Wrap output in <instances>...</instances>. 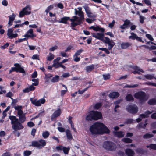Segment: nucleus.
I'll return each mask as SVG.
<instances>
[{"mask_svg":"<svg viewBox=\"0 0 156 156\" xmlns=\"http://www.w3.org/2000/svg\"><path fill=\"white\" fill-rule=\"evenodd\" d=\"M87 16L90 18H96L97 16V15L94 14L91 12L89 13L88 14H87Z\"/></svg>","mask_w":156,"mask_h":156,"instance_id":"nucleus-44","label":"nucleus"},{"mask_svg":"<svg viewBox=\"0 0 156 156\" xmlns=\"http://www.w3.org/2000/svg\"><path fill=\"white\" fill-rule=\"evenodd\" d=\"M154 74H147L144 75V77L147 79L148 80H151L154 78L156 79V77H154Z\"/></svg>","mask_w":156,"mask_h":156,"instance_id":"nucleus-29","label":"nucleus"},{"mask_svg":"<svg viewBox=\"0 0 156 156\" xmlns=\"http://www.w3.org/2000/svg\"><path fill=\"white\" fill-rule=\"evenodd\" d=\"M14 66L15 67H12L11 68L13 71L16 72H20L21 73H25V72L24 69L22 67L21 65L19 63H15Z\"/></svg>","mask_w":156,"mask_h":156,"instance_id":"nucleus-10","label":"nucleus"},{"mask_svg":"<svg viewBox=\"0 0 156 156\" xmlns=\"http://www.w3.org/2000/svg\"><path fill=\"white\" fill-rule=\"evenodd\" d=\"M153 136V134L147 133L143 135V138L144 139H147L151 138Z\"/></svg>","mask_w":156,"mask_h":156,"instance_id":"nucleus-36","label":"nucleus"},{"mask_svg":"<svg viewBox=\"0 0 156 156\" xmlns=\"http://www.w3.org/2000/svg\"><path fill=\"white\" fill-rule=\"evenodd\" d=\"M73 18V19H70V21L71 22H75L77 21V19H78V17L76 16H74Z\"/></svg>","mask_w":156,"mask_h":156,"instance_id":"nucleus-59","label":"nucleus"},{"mask_svg":"<svg viewBox=\"0 0 156 156\" xmlns=\"http://www.w3.org/2000/svg\"><path fill=\"white\" fill-rule=\"evenodd\" d=\"M19 121L21 123H23L26 120V118L25 114H24L23 115L19 116Z\"/></svg>","mask_w":156,"mask_h":156,"instance_id":"nucleus-26","label":"nucleus"},{"mask_svg":"<svg viewBox=\"0 0 156 156\" xmlns=\"http://www.w3.org/2000/svg\"><path fill=\"white\" fill-rule=\"evenodd\" d=\"M13 96V94L10 91L9 92L7 93L6 95V96L7 97L9 98H11V97H12Z\"/></svg>","mask_w":156,"mask_h":156,"instance_id":"nucleus-57","label":"nucleus"},{"mask_svg":"<svg viewBox=\"0 0 156 156\" xmlns=\"http://www.w3.org/2000/svg\"><path fill=\"white\" fill-rule=\"evenodd\" d=\"M9 119L11 121L12 128L15 131L21 130L24 128L22 123L19 121L18 119L16 116L10 115L9 116Z\"/></svg>","mask_w":156,"mask_h":156,"instance_id":"nucleus-3","label":"nucleus"},{"mask_svg":"<svg viewBox=\"0 0 156 156\" xmlns=\"http://www.w3.org/2000/svg\"><path fill=\"white\" fill-rule=\"evenodd\" d=\"M83 7L85 9L87 14H88L91 12L90 8L87 5L84 6H83Z\"/></svg>","mask_w":156,"mask_h":156,"instance_id":"nucleus-32","label":"nucleus"},{"mask_svg":"<svg viewBox=\"0 0 156 156\" xmlns=\"http://www.w3.org/2000/svg\"><path fill=\"white\" fill-rule=\"evenodd\" d=\"M92 35L93 37L100 40L105 44H108V49L109 50H112L115 45V43L112 40H110L108 37H104V33H93Z\"/></svg>","mask_w":156,"mask_h":156,"instance_id":"nucleus-1","label":"nucleus"},{"mask_svg":"<svg viewBox=\"0 0 156 156\" xmlns=\"http://www.w3.org/2000/svg\"><path fill=\"white\" fill-rule=\"evenodd\" d=\"M59 80V76L58 75H56L51 80V81L53 83L58 82Z\"/></svg>","mask_w":156,"mask_h":156,"instance_id":"nucleus-30","label":"nucleus"},{"mask_svg":"<svg viewBox=\"0 0 156 156\" xmlns=\"http://www.w3.org/2000/svg\"><path fill=\"white\" fill-rule=\"evenodd\" d=\"M79 16L80 17V19L84 20V15L83 12L81 11H80V12L78 14Z\"/></svg>","mask_w":156,"mask_h":156,"instance_id":"nucleus-49","label":"nucleus"},{"mask_svg":"<svg viewBox=\"0 0 156 156\" xmlns=\"http://www.w3.org/2000/svg\"><path fill=\"white\" fill-rule=\"evenodd\" d=\"M125 151L127 156H133L135 154L133 150L130 148L126 149Z\"/></svg>","mask_w":156,"mask_h":156,"instance_id":"nucleus-17","label":"nucleus"},{"mask_svg":"<svg viewBox=\"0 0 156 156\" xmlns=\"http://www.w3.org/2000/svg\"><path fill=\"white\" fill-rule=\"evenodd\" d=\"M24 36L26 38L30 37L32 38L35 37L36 35L33 34V29H30L27 32Z\"/></svg>","mask_w":156,"mask_h":156,"instance_id":"nucleus-15","label":"nucleus"},{"mask_svg":"<svg viewBox=\"0 0 156 156\" xmlns=\"http://www.w3.org/2000/svg\"><path fill=\"white\" fill-rule=\"evenodd\" d=\"M101 125H103L102 123L95 122L90 127L89 130L92 134H99Z\"/></svg>","mask_w":156,"mask_h":156,"instance_id":"nucleus-5","label":"nucleus"},{"mask_svg":"<svg viewBox=\"0 0 156 156\" xmlns=\"http://www.w3.org/2000/svg\"><path fill=\"white\" fill-rule=\"evenodd\" d=\"M102 118V115L101 112L98 111L92 110L89 112L86 117V120L89 122L96 121Z\"/></svg>","mask_w":156,"mask_h":156,"instance_id":"nucleus-2","label":"nucleus"},{"mask_svg":"<svg viewBox=\"0 0 156 156\" xmlns=\"http://www.w3.org/2000/svg\"><path fill=\"white\" fill-rule=\"evenodd\" d=\"M30 100L33 104L37 106H40L41 104H44L45 102V100L44 98L40 99L37 101V99H33L32 98H30Z\"/></svg>","mask_w":156,"mask_h":156,"instance_id":"nucleus-11","label":"nucleus"},{"mask_svg":"<svg viewBox=\"0 0 156 156\" xmlns=\"http://www.w3.org/2000/svg\"><path fill=\"white\" fill-rule=\"evenodd\" d=\"M101 103H98L95 104L94 106L95 109H98L100 108L102 106Z\"/></svg>","mask_w":156,"mask_h":156,"instance_id":"nucleus-37","label":"nucleus"},{"mask_svg":"<svg viewBox=\"0 0 156 156\" xmlns=\"http://www.w3.org/2000/svg\"><path fill=\"white\" fill-rule=\"evenodd\" d=\"M131 36H129V39H131L133 40H136V37H137V35L133 32H132L131 33Z\"/></svg>","mask_w":156,"mask_h":156,"instance_id":"nucleus-33","label":"nucleus"},{"mask_svg":"<svg viewBox=\"0 0 156 156\" xmlns=\"http://www.w3.org/2000/svg\"><path fill=\"white\" fill-rule=\"evenodd\" d=\"M144 2L149 6H151L152 5L150 0H143Z\"/></svg>","mask_w":156,"mask_h":156,"instance_id":"nucleus-55","label":"nucleus"},{"mask_svg":"<svg viewBox=\"0 0 156 156\" xmlns=\"http://www.w3.org/2000/svg\"><path fill=\"white\" fill-rule=\"evenodd\" d=\"M66 133L67 138L69 140H71L73 138L72 136L70 131L69 129H66Z\"/></svg>","mask_w":156,"mask_h":156,"instance_id":"nucleus-24","label":"nucleus"},{"mask_svg":"<svg viewBox=\"0 0 156 156\" xmlns=\"http://www.w3.org/2000/svg\"><path fill=\"white\" fill-rule=\"evenodd\" d=\"M53 6L52 5H50L48 6L45 10V12L47 13H48L51 9H52Z\"/></svg>","mask_w":156,"mask_h":156,"instance_id":"nucleus-53","label":"nucleus"},{"mask_svg":"<svg viewBox=\"0 0 156 156\" xmlns=\"http://www.w3.org/2000/svg\"><path fill=\"white\" fill-rule=\"evenodd\" d=\"M118 155L120 156H125L124 152L121 151H119L118 152Z\"/></svg>","mask_w":156,"mask_h":156,"instance_id":"nucleus-64","label":"nucleus"},{"mask_svg":"<svg viewBox=\"0 0 156 156\" xmlns=\"http://www.w3.org/2000/svg\"><path fill=\"white\" fill-rule=\"evenodd\" d=\"M146 37L150 41H154V39L150 34H146Z\"/></svg>","mask_w":156,"mask_h":156,"instance_id":"nucleus-58","label":"nucleus"},{"mask_svg":"<svg viewBox=\"0 0 156 156\" xmlns=\"http://www.w3.org/2000/svg\"><path fill=\"white\" fill-rule=\"evenodd\" d=\"M147 120L146 119L144 122V123L143 122H140L138 125V127L140 128H145L146 126L147 125Z\"/></svg>","mask_w":156,"mask_h":156,"instance_id":"nucleus-27","label":"nucleus"},{"mask_svg":"<svg viewBox=\"0 0 156 156\" xmlns=\"http://www.w3.org/2000/svg\"><path fill=\"white\" fill-rule=\"evenodd\" d=\"M34 86V85H33L32 83V84L28 88L30 91H33L35 90V87Z\"/></svg>","mask_w":156,"mask_h":156,"instance_id":"nucleus-63","label":"nucleus"},{"mask_svg":"<svg viewBox=\"0 0 156 156\" xmlns=\"http://www.w3.org/2000/svg\"><path fill=\"white\" fill-rule=\"evenodd\" d=\"M130 68L133 69L134 70L139 71V72L142 73H144V71L143 70L140 69L139 67L137 66H130Z\"/></svg>","mask_w":156,"mask_h":156,"instance_id":"nucleus-25","label":"nucleus"},{"mask_svg":"<svg viewBox=\"0 0 156 156\" xmlns=\"http://www.w3.org/2000/svg\"><path fill=\"white\" fill-rule=\"evenodd\" d=\"M31 81L34 83H33V85H34L35 86H38L39 84V80L38 79L34 78L31 80Z\"/></svg>","mask_w":156,"mask_h":156,"instance_id":"nucleus-34","label":"nucleus"},{"mask_svg":"<svg viewBox=\"0 0 156 156\" xmlns=\"http://www.w3.org/2000/svg\"><path fill=\"white\" fill-rule=\"evenodd\" d=\"M73 60L75 62H77L79 61L80 60V57H78L77 56H75L74 55L73 56Z\"/></svg>","mask_w":156,"mask_h":156,"instance_id":"nucleus-51","label":"nucleus"},{"mask_svg":"<svg viewBox=\"0 0 156 156\" xmlns=\"http://www.w3.org/2000/svg\"><path fill=\"white\" fill-rule=\"evenodd\" d=\"M32 58L34 59H37L39 60L40 59L39 55L38 54H34L33 55Z\"/></svg>","mask_w":156,"mask_h":156,"instance_id":"nucleus-54","label":"nucleus"},{"mask_svg":"<svg viewBox=\"0 0 156 156\" xmlns=\"http://www.w3.org/2000/svg\"><path fill=\"white\" fill-rule=\"evenodd\" d=\"M37 71H35L32 73L31 75V77L32 78H35L37 77Z\"/></svg>","mask_w":156,"mask_h":156,"instance_id":"nucleus-61","label":"nucleus"},{"mask_svg":"<svg viewBox=\"0 0 156 156\" xmlns=\"http://www.w3.org/2000/svg\"><path fill=\"white\" fill-rule=\"evenodd\" d=\"M139 86L138 84H133L132 85H129L127 84L124 87V88H134L138 87Z\"/></svg>","mask_w":156,"mask_h":156,"instance_id":"nucleus-38","label":"nucleus"},{"mask_svg":"<svg viewBox=\"0 0 156 156\" xmlns=\"http://www.w3.org/2000/svg\"><path fill=\"white\" fill-rule=\"evenodd\" d=\"M147 148H150L154 150H156V144H150L149 145L146 146Z\"/></svg>","mask_w":156,"mask_h":156,"instance_id":"nucleus-35","label":"nucleus"},{"mask_svg":"<svg viewBox=\"0 0 156 156\" xmlns=\"http://www.w3.org/2000/svg\"><path fill=\"white\" fill-rule=\"evenodd\" d=\"M122 141L124 142L127 143H130L132 142L133 140L129 138H125L122 139Z\"/></svg>","mask_w":156,"mask_h":156,"instance_id":"nucleus-31","label":"nucleus"},{"mask_svg":"<svg viewBox=\"0 0 156 156\" xmlns=\"http://www.w3.org/2000/svg\"><path fill=\"white\" fill-rule=\"evenodd\" d=\"M126 100L127 101H132L134 100V99L131 94H128L126 95L125 98Z\"/></svg>","mask_w":156,"mask_h":156,"instance_id":"nucleus-22","label":"nucleus"},{"mask_svg":"<svg viewBox=\"0 0 156 156\" xmlns=\"http://www.w3.org/2000/svg\"><path fill=\"white\" fill-rule=\"evenodd\" d=\"M124 25L125 26L126 28H128L132 24V23L129 20H126L124 21Z\"/></svg>","mask_w":156,"mask_h":156,"instance_id":"nucleus-23","label":"nucleus"},{"mask_svg":"<svg viewBox=\"0 0 156 156\" xmlns=\"http://www.w3.org/2000/svg\"><path fill=\"white\" fill-rule=\"evenodd\" d=\"M13 31V30L12 29L10 28L8 29L7 35L9 37L12 34Z\"/></svg>","mask_w":156,"mask_h":156,"instance_id":"nucleus-47","label":"nucleus"},{"mask_svg":"<svg viewBox=\"0 0 156 156\" xmlns=\"http://www.w3.org/2000/svg\"><path fill=\"white\" fill-rule=\"evenodd\" d=\"M89 87H87L86 88L84 89L83 90H79L78 91L79 94H83L85 91L87 90L88 89Z\"/></svg>","mask_w":156,"mask_h":156,"instance_id":"nucleus-50","label":"nucleus"},{"mask_svg":"<svg viewBox=\"0 0 156 156\" xmlns=\"http://www.w3.org/2000/svg\"><path fill=\"white\" fill-rule=\"evenodd\" d=\"M103 76L105 80L109 79L110 78V75L109 74H103Z\"/></svg>","mask_w":156,"mask_h":156,"instance_id":"nucleus-45","label":"nucleus"},{"mask_svg":"<svg viewBox=\"0 0 156 156\" xmlns=\"http://www.w3.org/2000/svg\"><path fill=\"white\" fill-rule=\"evenodd\" d=\"M94 68V65L92 64L90 66H88L86 67V70L87 73H90L93 70Z\"/></svg>","mask_w":156,"mask_h":156,"instance_id":"nucleus-21","label":"nucleus"},{"mask_svg":"<svg viewBox=\"0 0 156 156\" xmlns=\"http://www.w3.org/2000/svg\"><path fill=\"white\" fill-rule=\"evenodd\" d=\"M50 134L47 131L43 132L42 133V136L43 138L46 139L49 136Z\"/></svg>","mask_w":156,"mask_h":156,"instance_id":"nucleus-42","label":"nucleus"},{"mask_svg":"<svg viewBox=\"0 0 156 156\" xmlns=\"http://www.w3.org/2000/svg\"><path fill=\"white\" fill-rule=\"evenodd\" d=\"M148 104L151 105H156V99L152 98L149 100Z\"/></svg>","mask_w":156,"mask_h":156,"instance_id":"nucleus-28","label":"nucleus"},{"mask_svg":"<svg viewBox=\"0 0 156 156\" xmlns=\"http://www.w3.org/2000/svg\"><path fill=\"white\" fill-rule=\"evenodd\" d=\"M61 113V110L60 108L55 110L51 116V120L53 121L55 119L60 116Z\"/></svg>","mask_w":156,"mask_h":156,"instance_id":"nucleus-14","label":"nucleus"},{"mask_svg":"<svg viewBox=\"0 0 156 156\" xmlns=\"http://www.w3.org/2000/svg\"><path fill=\"white\" fill-rule=\"evenodd\" d=\"M126 110L130 113L135 114L138 112V108L135 104H130L127 106Z\"/></svg>","mask_w":156,"mask_h":156,"instance_id":"nucleus-8","label":"nucleus"},{"mask_svg":"<svg viewBox=\"0 0 156 156\" xmlns=\"http://www.w3.org/2000/svg\"><path fill=\"white\" fill-rule=\"evenodd\" d=\"M61 64V62H54L52 65V66L55 69H57L60 67Z\"/></svg>","mask_w":156,"mask_h":156,"instance_id":"nucleus-40","label":"nucleus"},{"mask_svg":"<svg viewBox=\"0 0 156 156\" xmlns=\"http://www.w3.org/2000/svg\"><path fill=\"white\" fill-rule=\"evenodd\" d=\"M83 51V50L82 49H80L77 50L74 55L75 56H78L80 55V54Z\"/></svg>","mask_w":156,"mask_h":156,"instance_id":"nucleus-43","label":"nucleus"},{"mask_svg":"<svg viewBox=\"0 0 156 156\" xmlns=\"http://www.w3.org/2000/svg\"><path fill=\"white\" fill-rule=\"evenodd\" d=\"M46 144V143L44 140L41 139L38 141H34L32 142L31 144L30 147H36L38 149H41L44 147Z\"/></svg>","mask_w":156,"mask_h":156,"instance_id":"nucleus-7","label":"nucleus"},{"mask_svg":"<svg viewBox=\"0 0 156 156\" xmlns=\"http://www.w3.org/2000/svg\"><path fill=\"white\" fill-rule=\"evenodd\" d=\"M131 45V44L128 42H122L120 44L121 48L122 49H126Z\"/></svg>","mask_w":156,"mask_h":156,"instance_id":"nucleus-18","label":"nucleus"},{"mask_svg":"<svg viewBox=\"0 0 156 156\" xmlns=\"http://www.w3.org/2000/svg\"><path fill=\"white\" fill-rule=\"evenodd\" d=\"M68 20L70 21V18L69 17L64 16L61 18V20L58 21L57 22L59 23H63L65 24H68L69 23L67 22Z\"/></svg>","mask_w":156,"mask_h":156,"instance_id":"nucleus-16","label":"nucleus"},{"mask_svg":"<svg viewBox=\"0 0 156 156\" xmlns=\"http://www.w3.org/2000/svg\"><path fill=\"white\" fill-rule=\"evenodd\" d=\"M133 120L132 119H128L126 120L125 123L126 124H131L133 122Z\"/></svg>","mask_w":156,"mask_h":156,"instance_id":"nucleus-52","label":"nucleus"},{"mask_svg":"<svg viewBox=\"0 0 156 156\" xmlns=\"http://www.w3.org/2000/svg\"><path fill=\"white\" fill-rule=\"evenodd\" d=\"M50 56L47 58V60L49 61H51L54 58V55L51 53L49 54Z\"/></svg>","mask_w":156,"mask_h":156,"instance_id":"nucleus-39","label":"nucleus"},{"mask_svg":"<svg viewBox=\"0 0 156 156\" xmlns=\"http://www.w3.org/2000/svg\"><path fill=\"white\" fill-rule=\"evenodd\" d=\"M109 95L110 98H116L119 96V94L117 92H113L110 93Z\"/></svg>","mask_w":156,"mask_h":156,"instance_id":"nucleus-19","label":"nucleus"},{"mask_svg":"<svg viewBox=\"0 0 156 156\" xmlns=\"http://www.w3.org/2000/svg\"><path fill=\"white\" fill-rule=\"evenodd\" d=\"M27 125V126L30 127H32L35 126L34 124L31 121L28 122Z\"/></svg>","mask_w":156,"mask_h":156,"instance_id":"nucleus-60","label":"nucleus"},{"mask_svg":"<svg viewBox=\"0 0 156 156\" xmlns=\"http://www.w3.org/2000/svg\"><path fill=\"white\" fill-rule=\"evenodd\" d=\"M56 149L58 151L62 150L65 154H68L70 150L69 147H65L63 146H57Z\"/></svg>","mask_w":156,"mask_h":156,"instance_id":"nucleus-12","label":"nucleus"},{"mask_svg":"<svg viewBox=\"0 0 156 156\" xmlns=\"http://www.w3.org/2000/svg\"><path fill=\"white\" fill-rule=\"evenodd\" d=\"M103 148L107 151H115L117 148L116 144L114 142L109 140L103 142L102 144Z\"/></svg>","mask_w":156,"mask_h":156,"instance_id":"nucleus-4","label":"nucleus"},{"mask_svg":"<svg viewBox=\"0 0 156 156\" xmlns=\"http://www.w3.org/2000/svg\"><path fill=\"white\" fill-rule=\"evenodd\" d=\"M22 107L20 105H17V106H15L14 107V108L15 110L18 111L22 109Z\"/></svg>","mask_w":156,"mask_h":156,"instance_id":"nucleus-62","label":"nucleus"},{"mask_svg":"<svg viewBox=\"0 0 156 156\" xmlns=\"http://www.w3.org/2000/svg\"><path fill=\"white\" fill-rule=\"evenodd\" d=\"M114 136L118 138H120L124 136V134L122 131H114L113 132Z\"/></svg>","mask_w":156,"mask_h":156,"instance_id":"nucleus-20","label":"nucleus"},{"mask_svg":"<svg viewBox=\"0 0 156 156\" xmlns=\"http://www.w3.org/2000/svg\"><path fill=\"white\" fill-rule=\"evenodd\" d=\"M140 22L141 24H143L144 23V20L145 19V18L140 15L139 16Z\"/></svg>","mask_w":156,"mask_h":156,"instance_id":"nucleus-46","label":"nucleus"},{"mask_svg":"<svg viewBox=\"0 0 156 156\" xmlns=\"http://www.w3.org/2000/svg\"><path fill=\"white\" fill-rule=\"evenodd\" d=\"M32 154L31 151L29 150H26L24 151V156H29Z\"/></svg>","mask_w":156,"mask_h":156,"instance_id":"nucleus-41","label":"nucleus"},{"mask_svg":"<svg viewBox=\"0 0 156 156\" xmlns=\"http://www.w3.org/2000/svg\"><path fill=\"white\" fill-rule=\"evenodd\" d=\"M27 39L26 38H21L19 39L18 40H17L15 41V43H18L21 42L23 41H24L27 40Z\"/></svg>","mask_w":156,"mask_h":156,"instance_id":"nucleus-56","label":"nucleus"},{"mask_svg":"<svg viewBox=\"0 0 156 156\" xmlns=\"http://www.w3.org/2000/svg\"><path fill=\"white\" fill-rule=\"evenodd\" d=\"M30 8L29 5H27L25 8H23L22 10L20 12V17H23L25 15L30 14L31 13V12L30 11Z\"/></svg>","mask_w":156,"mask_h":156,"instance_id":"nucleus-9","label":"nucleus"},{"mask_svg":"<svg viewBox=\"0 0 156 156\" xmlns=\"http://www.w3.org/2000/svg\"><path fill=\"white\" fill-rule=\"evenodd\" d=\"M134 96L135 98L139 100L141 103L144 102L147 99L146 94L144 91H140L136 93Z\"/></svg>","mask_w":156,"mask_h":156,"instance_id":"nucleus-6","label":"nucleus"},{"mask_svg":"<svg viewBox=\"0 0 156 156\" xmlns=\"http://www.w3.org/2000/svg\"><path fill=\"white\" fill-rule=\"evenodd\" d=\"M100 132L99 134H109L110 131L107 127L103 123V125L100 127Z\"/></svg>","mask_w":156,"mask_h":156,"instance_id":"nucleus-13","label":"nucleus"},{"mask_svg":"<svg viewBox=\"0 0 156 156\" xmlns=\"http://www.w3.org/2000/svg\"><path fill=\"white\" fill-rule=\"evenodd\" d=\"M15 15L13 13L12 15L8 16V17L9 19V20L13 21L15 20Z\"/></svg>","mask_w":156,"mask_h":156,"instance_id":"nucleus-48","label":"nucleus"}]
</instances>
